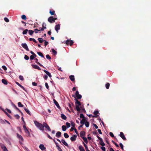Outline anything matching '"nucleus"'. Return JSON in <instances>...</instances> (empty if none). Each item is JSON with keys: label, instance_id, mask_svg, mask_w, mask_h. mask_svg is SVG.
I'll list each match as a JSON object with an SVG mask.
<instances>
[{"label": "nucleus", "instance_id": "obj_1", "mask_svg": "<svg viewBox=\"0 0 151 151\" xmlns=\"http://www.w3.org/2000/svg\"><path fill=\"white\" fill-rule=\"evenodd\" d=\"M34 122L36 126L40 130L42 131L44 130V127L42 124L39 123L36 121H34Z\"/></svg>", "mask_w": 151, "mask_h": 151}, {"label": "nucleus", "instance_id": "obj_2", "mask_svg": "<svg viewBox=\"0 0 151 151\" xmlns=\"http://www.w3.org/2000/svg\"><path fill=\"white\" fill-rule=\"evenodd\" d=\"M57 19L56 18H53V17H50L48 19V21L50 23L55 22V20Z\"/></svg>", "mask_w": 151, "mask_h": 151}, {"label": "nucleus", "instance_id": "obj_3", "mask_svg": "<svg viewBox=\"0 0 151 151\" xmlns=\"http://www.w3.org/2000/svg\"><path fill=\"white\" fill-rule=\"evenodd\" d=\"M75 95L77 98V99H81L82 98V96L81 95L79 94V92L78 91H76Z\"/></svg>", "mask_w": 151, "mask_h": 151}, {"label": "nucleus", "instance_id": "obj_4", "mask_svg": "<svg viewBox=\"0 0 151 151\" xmlns=\"http://www.w3.org/2000/svg\"><path fill=\"white\" fill-rule=\"evenodd\" d=\"M73 40H67L66 41V44L68 45H69L71 46L73 44Z\"/></svg>", "mask_w": 151, "mask_h": 151}, {"label": "nucleus", "instance_id": "obj_5", "mask_svg": "<svg viewBox=\"0 0 151 151\" xmlns=\"http://www.w3.org/2000/svg\"><path fill=\"white\" fill-rule=\"evenodd\" d=\"M22 46L27 51H29V50L28 47L26 43H22Z\"/></svg>", "mask_w": 151, "mask_h": 151}, {"label": "nucleus", "instance_id": "obj_6", "mask_svg": "<svg viewBox=\"0 0 151 151\" xmlns=\"http://www.w3.org/2000/svg\"><path fill=\"white\" fill-rule=\"evenodd\" d=\"M119 136L124 140H126V138L125 137L123 132H120Z\"/></svg>", "mask_w": 151, "mask_h": 151}, {"label": "nucleus", "instance_id": "obj_7", "mask_svg": "<svg viewBox=\"0 0 151 151\" xmlns=\"http://www.w3.org/2000/svg\"><path fill=\"white\" fill-rule=\"evenodd\" d=\"M60 29V25L59 24L56 25L55 27V29L58 33V30Z\"/></svg>", "mask_w": 151, "mask_h": 151}, {"label": "nucleus", "instance_id": "obj_8", "mask_svg": "<svg viewBox=\"0 0 151 151\" xmlns=\"http://www.w3.org/2000/svg\"><path fill=\"white\" fill-rule=\"evenodd\" d=\"M76 137L77 135L76 134H74L70 137V139L73 142L76 140Z\"/></svg>", "mask_w": 151, "mask_h": 151}, {"label": "nucleus", "instance_id": "obj_9", "mask_svg": "<svg viewBox=\"0 0 151 151\" xmlns=\"http://www.w3.org/2000/svg\"><path fill=\"white\" fill-rule=\"evenodd\" d=\"M31 66L34 68L37 69L39 70H41V68L37 65L32 64Z\"/></svg>", "mask_w": 151, "mask_h": 151}, {"label": "nucleus", "instance_id": "obj_10", "mask_svg": "<svg viewBox=\"0 0 151 151\" xmlns=\"http://www.w3.org/2000/svg\"><path fill=\"white\" fill-rule=\"evenodd\" d=\"M54 103L56 105V106L58 108L60 109V106L59 104L58 103V102L55 99H53V100Z\"/></svg>", "mask_w": 151, "mask_h": 151}, {"label": "nucleus", "instance_id": "obj_11", "mask_svg": "<svg viewBox=\"0 0 151 151\" xmlns=\"http://www.w3.org/2000/svg\"><path fill=\"white\" fill-rule=\"evenodd\" d=\"M42 70L46 74L47 76H48L49 77L51 78L52 77V76L51 73H50L49 72L44 70Z\"/></svg>", "mask_w": 151, "mask_h": 151}, {"label": "nucleus", "instance_id": "obj_12", "mask_svg": "<svg viewBox=\"0 0 151 151\" xmlns=\"http://www.w3.org/2000/svg\"><path fill=\"white\" fill-rule=\"evenodd\" d=\"M80 134V137L82 138L83 137H84L85 135V132L84 131H82L81 132Z\"/></svg>", "mask_w": 151, "mask_h": 151}, {"label": "nucleus", "instance_id": "obj_13", "mask_svg": "<svg viewBox=\"0 0 151 151\" xmlns=\"http://www.w3.org/2000/svg\"><path fill=\"white\" fill-rule=\"evenodd\" d=\"M39 147L42 150H45L46 147H45L43 144H40L39 146Z\"/></svg>", "mask_w": 151, "mask_h": 151}, {"label": "nucleus", "instance_id": "obj_14", "mask_svg": "<svg viewBox=\"0 0 151 151\" xmlns=\"http://www.w3.org/2000/svg\"><path fill=\"white\" fill-rule=\"evenodd\" d=\"M75 100L76 101V102H75L76 106L77 105V106H80L81 105V104L80 101H79L76 99H75Z\"/></svg>", "mask_w": 151, "mask_h": 151}, {"label": "nucleus", "instance_id": "obj_15", "mask_svg": "<svg viewBox=\"0 0 151 151\" xmlns=\"http://www.w3.org/2000/svg\"><path fill=\"white\" fill-rule=\"evenodd\" d=\"M99 111H96L94 112L93 114L95 115V116H93V117H95L96 118L98 117V115H97V114H99Z\"/></svg>", "mask_w": 151, "mask_h": 151}, {"label": "nucleus", "instance_id": "obj_16", "mask_svg": "<svg viewBox=\"0 0 151 151\" xmlns=\"http://www.w3.org/2000/svg\"><path fill=\"white\" fill-rule=\"evenodd\" d=\"M16 83L18 86H19L21 88H22L25 91H26V92L27 91L25 89V88H24V87L23 86H22L21 85H20L19 83H18L17 82H16Z\"/></svg>", "mask_w": 151, "mask_h": 151}, {"label": "nucleus", "instance_id": "obj_17", "mask_svg": "<svg viewBox=\"0 0 151 151\" xmlns=\"http://www.w3.org/2000/svg\"><path fill=\"white\" fill-rule=\"evenodd\" d=\"M24 110L27 114H29L30 116L31 115L30 113V112L29 111L28 109H27L25 107H24Z\"/></svg>", "mask_w": 151, "mask_h": 151}, {"label": "nucleus", "instance_id": "obj_18", "mask_svg": "<svg viewBox=\"0 0 151 151\" xmlns=\"http://www.w3.org/2000/svg\"><path fill=\"white\" fill-rule=\"evenodd\" d=\"M61 132H58L56 134V136L58 137L59 138L61 137Z\"/></svg>", "mask_w": 151, "mask_h": 151}, {"label": "nucleus", "instance_id": "obj_19", "mask_svg": "<svg viewBox=\"0 0 151 151\" xmlns=\"http://www.w3.org/2000/svg\"><path fill=\"white\" fill-rule=\"evenodd\" d=\"M17 137L19 139H21L22 141H23V139L22 137L18 133L17 134Z\"/></svg>", "mask_w": 151, "mask_h": 151}, {"label": "nucleus", "instance_id": "obj_20", "mask_svg": "<svg viewBox=\"0 0 151 151\" xmlns=\"http://www.w3.org/2000/svg\"><path fill=\"white\" fill-rule=\"evenodd\" d=\"M69 78L72 81H73L75 80L74 76L73 75H70L69 76Z\"/></svg>", "mask_w": 151, "mask_h": 151}, {"label": "nucleus", "instance_id": "obj_21", "mask_svg": "<svg viewBox=\"0 0 151 151\" xmlns=\"http://www.w3.org/2000/svg\"><path fill=\"white\" fill-rule=\"evenodd\" d=\"M61 142H62L64 144V145H65V146L68 147V145L67 144V143L63 139H62L61 140Z\"/></svg>", "mask_w": 151, "mask_h": 151}, {"label": "nucleus", "instance_id": "obj_22", "mask_svg": "<svg viewBox=\"0 0 151 151\" xmlns=\"http://www.w3.org/2000/svg\"><path fill=\"white\" fill-rule=\"evenodd\" d=\"M100 144L102 146H104L105 145V143H104L102 139L100 140Z\"/></svg>", "mask_w": 151, "mask_h": 151}, {"label": "nucleus", "instance_id": "obj_23", "mask_svg": "<svg viewBox=\"0 0 151 151\" xmlns=\"http://www.w3.org/2000/svg\"><path fill=\"white\" fill-rule=\"evenodd\" d=\"M34 60L36 61V63L39 65L40 66H43V65L41 64L38 61V60L37 58H35Z\"/></svg>", "mask_w": 151, "mask_h": 151}, {"label": "nucleus", "instance_id": "obj_24", "mask_svg": "<svg viewBox=\"0 0 151 151\" xmlns=\"http://www.w3.org/2000/svg\"><path fill=\"white\" fill-rule=\"evenodd\" d=\"M61 118L64 120H66L67 119L66 116L64 114H62L61 115Z\"/></svg>", "mask_w": 151, "mask_h": 151}, {"label": "nucleus", "instance_id": "obj_25", "mask_svg": "<svg viewBox=\"0 0 151 151\" xmlns=\"http://www.w3.org/2000/svg\"><path fill=\"white\" fill-rule=\"evenodd\" d=\"M37 53L40 56L42 57H43V58H44L45 59L43 54H42V52H37Z\"/></svg>", "mask_w": 151, "mask_h": 151}, {"label": "nucleus", "instance_id": "obj_26", "mask_svg": "<svg viewBox=\"0 0 151 151\" xmlns=\"http://www.w3.org/2000/svg\"><path fill=\"white\" fill-rule=\"evenodd\" d=\"M38 40L39 41V42L40 43H42L44 40L42 38H38Z\"/></svg>", "mask_w": 151, "mask_h": 151}, {"label": "nucleus", "instance_id": "obj_27", "mask_svg": "<svg viewBox=\"0 0 151 151\" xmlns=\"http://www.w3.org/2000/svg\"><path fill=\"white\" fill-rule=\"evenodd\" d=\"M1 81L2 83L5 85H7L8 83L7 81L5 79H3Z\"/></svg>", "mask_w": 151, "mask_h": 151}, {"label": "nucleus", "instance_id": "obj_28", "mask_svg": "<svg viewBox=\"0 0 151 151\" xmlns=\"http://www.w3.org/2000/svg\"><path fill=\"white\" fill-rule=\"evenodd\" d=\"M86 120L85 119H82V120L81 121L80 123L82 124L83 125L85 123V122Z\"/></svg>", "mask_w": 151, "mask_h": 151}, {"label": "nucleus", "instance_id": "obj_29", "mask_svg": "<svg viewBox=\"0 0 151 151\" xmlns=\"http://www.w3.org/2000/svg\"><path fill=\"white\" fill-rule=\"evenodd\" d=\"M49 13L51 15H55V11L54 10H53L52 11L51 10H50Z\"/></svg>", "mask_w": 151, "mask_h": 151}, {"label": "nucleus", "instance_id": "obj_30", "mask_svg": "<svg viewBox=\"0 0 151 151\" xmlns=\"http://www.w3.org/2000/svg\"><path fill=\"white\" fill-rule=\"evenodd\" d=\"M51 50L52 52L55 55L57 54V52L54 49H52Z\"/></svg>", "mask_w": 151, "mask_h": 151}, {"label": "nucleus", "instance_id": "obj_31", "mask_svg": "<svg viewBox=\"0 0 151 151\" xmlns=\"http://www.w3.org/2000/svg\"><path fill=\"white\" fill-rule=\"evenodd\" d=\"M83 145L85 147V149L86 150V151H87V150H88V147L87 145L84 142H83Z\"/></svg>", "mask_w": 151, "mask_h": 151}, {"label": "nucleus", "instance_id": "obj_32", "mask_svg": "<svg viewBox=\"0 0 151 151\" xmlns=\"http://www.w3.org/2000/svg\"><path fill=\"white\" fill-rule=\"evenodd\" d=\"M78 148L80 151H82L84 150V148L81 145L79 146Z\"/></svg>", "mask_w": 151, "mask_h": 151}, {"label": "nucleus", "instance_id": "obj_33", "mask_svg": "<svg viewBox=\"0 0 151 151\" xmlns=\"http://www.w3.org/2000/svg\"><path fill=\"white\" fill-rule=\"evenodd\" d=\"M28 31H29V34L30 35H32L34 32V31L32 30H29Z\"/></svg>", "mask_w": 151, "mask_h": 151}, {"label": "nucleus", "instance_id": "obj_34", "mask_svg": "<svg viewBox=\"0 0 151 151\" xmlns=\"http://www.w3.org/2000/svg\"><path fill=\"white\" fill-rule=\"evenodd\" d=\"M18 105L19 107H22L24 106V105L20 102L18 103Z\"/></svg>", "mask_w": 151, "mask_h": 151}, {"label": "nucleus", "instance_id": "obj_35", "mask_svg": "<svg viewBox=\"0 0 151 151\" xmlns=\"http://www.w3.org/2000/svg\"><path fill=\"white\" fill-rule=\"evenodd\" d=\"M62 130L63 131H65L66 130V127L65 125H63L62 126Z\"/></svg>", "mask_w": 151, "mask_h": 151}, {"label": "nucleus", "instance_id": "obj_36", "mask_svg": "<svg viewBox=\"0 0 151 151\" xmlns=\"http://www.w3.org/2000/svg\"><path fill=\"white\" fill-rule=\"evenodd\" d=\"M110 84L109 83H107L105 85V86L106 89H108L109 88Z\"/></svg>", "mask_w": 151, "mask_h": 151}, {"label": "nucleus", "instance_id": "obj_37", "mask_svg": "<svg viewBox=\"0 0 151 151\" xmlns=\"http://www.w3.org/2000/svg\"><path fill=\"white\" fill-rule=\"evenodd\" d=\"M56 147H57V148L58 151H63L61 148L58 145H56Z\"/></svg>", "mask_w": 151, "mask_h": 151}, {"label": "nucleus", "instance_id": "obj_38", "mask_svg": "<svg viewBox=\"0 0 151 151\" xmlns=\"http://www.w3.org/2000/svg\"><path fill=\"white\" fill-rule=\"evenodd\" d=\"M82 139L87 144L88 143V141L86 137H83Z\"/></svg>", "mask_w": 151, "mask_h": 151}, {"label": "nucleus", "instance_id": "obj_39", "mask_svg": "<svg viewBox=\"0 0 151 151\" xmlns=\"http://www.w3.org/2000/svg\"><path fill=\"white\" fill-rule=\"evenodd\" d=\"M28 31L27 29H26L24 30L22 32L23 35H25L27 34V32Z\"/></svg>", "mask_w": 151, "mask_h": 151}, {"label": "nucleus", "instance_id": "obj_40", "mask_svg": "<svg viewBox=\"0 0 151 151\" xmlns=\"http://www.w3.org/2000/svg\"><path fill=\"white\" fill-rule=\"evenodd\" d=\"M76 110L78 111H80V109L79 107V106H76Z\"/></svg>", "mask_w": 151, "mask_h": 151}, {"label": "nucleus", "instance_id": "obj_41", "mask_svg": "<svg viewBox=\"0 0 151 151\" xmlns=\"http://www.w3.org/2000/svg\"><path fill=\"white\" fill-rule=\"evenodd\" d=\"M64 136L65 138H68L69 137V136L66 133H65L64 134Z\"/></svg>", "mask_w": 151, "mask_h": 151}, {"label": "nucleus", "instance_id": "obj_42", "mask_svg": "<svg viewBox=\"0 0 151 151\" xmlns=\"http://www.w3.org/2000/svg\"><path fill=\"white\" fill-rule=\"evenodd\" d=\"M85 125L86 127H88L89 126V123L88 122H85Z\"/></svg>", "mask_w": 151, "mask_h": 151}, {"label": "nucleus", "instance_id": "obj_43", "mask_svg": "<svg viewBox=\"0 0 151 151\" xmlns=\"http://www.w3.org/2000/svg\"><path fill=\"white\" fill-rule=\"evenodd\" d=\"M2 110L6 114L7 116L9 118H11V117L10 116L9 114L6 111H4V109H2Z\"/></svg>", "mask_w": 151, "mask_h": 151}, {"label": "nucleus", "instance_id": "obj_44", "mask_svg": "<svg viewBox=\"0 0 151 151\" xmlns=\"http://www.w3.org/2000/svg\"><path fill=\"white\" fill-rule=\"evenodd\" d=\"M21 18L24 20H26L27 19L26 16L25 15H23L21 16Z\"/></svg>", "mask_w": 151, "mask_h": 151}, {"label": "nucleus", "instance_id": "obj_45", "mask_svg": "<svg viewBox=\"0 0 151 151\" xmlns=\"http://www.w3.org/2000/svg\"><path fill=\"white\" fill-rule=\"evenodd\" d=\"M45 128H46L48 131H51V129L50 127L48 125H47L46 127H45Z\"/></svg>", "mask_w": 151, "mask_h": 151}, {"label": "nucleus", "instance_id": "obj_46", "mask_svg": "<svg viewBox=\"0 0 151 151\" xmlns=\"http://www.w3.org/2000/svg\"><path fill=\"white\" fill-rule=\"evenodd\" d=\"M1 147L3 149L4 151H8L7 149L6 148V147L5 146H4L3 147L2 146H1Z\"/></svg>", "mask_w": 151, "mask_h": 151}, {"label": "nucleus", "instance_id": "obj_47", "mask_svg": "<svg viewBox=\"0 0 151 151\" xmlns=\"http://www.w3.org/2000/svg\"><path fill=\"white\" fill-rule=\"evenodd\" d=\"M66 125L67 128H69L70 127V124L69 123L67 122L66 123Z\"/></svg>", "mask_w": 151, "mask_h": 151}, {"label": "nucleus", "instance_id": "obj_48", "mask_svg": "<svg viewBox=\"0 0 151 151\" xmlns=\"http://www.w3.org/2000/svg\"><path fill=\"white\" fill-rule=\"evenodd\" d=\"M24 130L25 132L26 133H28V134H29V132L27 128H24Z\"/></svg>", "mask_w": 151, "mask_h": 151}, {"label": "nucleus", "instance_id": "obj_49", "mask_svg": "<svg viewBox=\"0 0 151 151\" xmlns=\"http://www.w3.org/2000/svg\"><path fill=\"white\" fill-rule=\"evenodd\" d=\"M34 31L35 32V33H38L39 32V31L40 32V30H38L37 29H35Z\"/></svg>", "mask_w": 151, "mask_h": 151}, {"label": "nucleus", "instance_id": "obj_50", "mask_svg": "<svg viewBox=\"0 0 151 151\" xmlns=\"http://www.w3.org/2000/svg\"><path fill=\"white\" fill-rule=\"evenodd\" d=\"M24 58L26 60H28L29 59V57L27 55H24Z\"/></svg>", "mask_w": 151, "mask_h": 151}, {"label": "nucleus", "instance_id": "obj_51", "mask_svg": "<svg viewBox=\"0 0 151 151\" xmlns=\"http://www.w3.org/2000/svg\"><path fill=\"white\" fill-rule=\"evenodd\" d=\"M80 117L82 119H85V118L84 116V115L82 114H80Z\"/></svg>", "mask_w": 151, "mask_h": 151}, {"label": "nucleus", "instance_id": "obj_52", "mask_svg": "<svg viewBox=\"0 0 151 151\" xmlns=\"http://www.w3.org/2000/svg\"><path fill=\"white\" fill-rule=\"evenodd\" d=\"M19 78L21 81H23L24 79L23 76L21 75L19 76Z\"/></svg>", "mask_w": 151, "mask_h": 151}, {"label": "nucleus", "instance_id": "obj_53", "mask_svg": "<svg viewBox=\"0 0 151 151\" xmlns=\"http://www.w3.org/2000/svg\"><path fill=\"white\" fill-rule=\"evenodd\" d=\"M119 145H120L121 148L122 150L123 151L124 148H123V145L122 144V143H119Z\"/></svg>", "mask_w": 151, "mask_h": 151}, {"label": "nucleus", "instance_id": "obj_54", "mask_svg": "<svg viewBox=\"0 0 151 151\" xmlns=\"http://www.w3.org/2000/svg\"><path fill=\"white\" fill-rule=\"evenodd\" d=\"M4 20L6 22H8L9 21V19L6 17H5L4 18Z\"/></svg>", "mask_w": 151, "mask_h": 151}, {"label": "nucleus", "instance_id": "obj_55", "mask_svg": "<svg viewBox=\"0 0 151 151\" xmlns=\"http://www.w3.org/2000/svg\"><path fill=\"white\" fill-rule=\"evenodd\" d=\"M14 117L17 119H19L20 118L18 114L15 115Z\"/></svg>", "mask_w": 151, "mask_h": 151}, {"label": "nucleus", "instance_id": "obj_56", "mask_svg": "<svg viewBox=\"0 0 151 151\" xmlns=\"http://www.w3.org/2000/svg\"><path fill=\"white\" fill-rule=\"evenodd\" d=\"M14 107L16 109L18 110L19 111H20V110L17 107V106L14 104H13Z\"/></svg>", "mask_w": 151, "mask_h": 151}, {"label": "nucleus", "instance_id": "obj_57", "mask_svg": "<svg viewBox=\"0 0 151 151\" xmlns=\"http://www.w3.org/2000/svg\"><path fill=\"white\" fill-rule=\"evenodd\" d=\"M46 58L50 60L51 59V57L50 56V55L47 54L46 55Z\"/></svg>", "mask_w": 151, "mask_h": 151}, {"label": "nucleus", "instance_id": "obj_58", "mask_svg": "<svg viewBox=\"0 0 151 151\" xmlns=\"http://www.w3.org/2000/svg\"><path fill=\"white\" fill-rule=\"evenodd\" d=\"M46 134H47V137L51 139H52V137L48 134L47 133H46Z\"/></svg>", "mask_w": 151, "mask_h": 151}, {"label": "nucleus", "instance_id": "obj_59", "mask_svg": "<svg viewBox=\"0 0 151 151\" xmlns=\"http://www.w3.org/2000/svg\"><path fill=\"white\" fill-rule=\"evenodd\" d=\"M71 126L73 127H75V124L73 122H71Z\"/></svg>", "mask_w": 151, "mask_h": 151}, {"label": "nucleus", "instance_id": "obj_60", "mask_svg": "<svg viewBox=\"0 0 151 151\" xmlns=\"http://www.w3.org/2000/svg\"><path fill=\"white\" fill-rule=\"evenodd\" d=\"M0 123L2 124H5V122L2 119H0Z\"/></svg>", "mask_w": 151, "mask_h": 151}, {"label": "nucleus", "instance_id": "obj_61", "mask_svg": "<svg viewBox=\"0 0 151 151\" xmlns=\"http://www.w3.org/2000/svg\"><path fill=\"white\" fill-rule=\"evenodd\" d=\"M101 149L103 150V151H106V148L105 147H104V146L101 147Z\"/></svg>", "mask_w": 151, "mask_h": 151}, {"label": "nucleus", "instance_id": "obj_62", "mask_svg": "<svg viewBox=\"0 0 151 151\" xmlns=\"http://www.w3.org/2000/svg\"><path fill=\"white\" fill-rule=\"evenodd\" d=\"M2 68L5 70H7V68L5 65H3L2 67Z\"/></svg>", "mask_w": 151, "mask_h": 151}, {"label": "nucleus", "instance_id": "obj_63", "mask_svg": "<svg viewBox=\"0 0 151 151\" xmlns=\"http://www.w3.org/2000/svg\"><path fill=\"white\" fill-rule=\"evenodd\" d=\"M32 84L33 86H36L37 85V83L35 82H32Z\"/></svg>", "mask_w": 151, "mask_h": 151}, {"label": "nucleus", "instance_id": "obj_64", "mask_svg": "<svg viewBox=\"0 0 151 151\" xmlns=\"http://www.w3.org/2000/svg\"><path fill=\"white\" fill-rule=\"evenodd\" d=\"M109 135L111 137H114V135L113 134L112 132H110L109 133Z\"/></svg>", "mask_w": 151, "mask_h": 151}]
</instances>
